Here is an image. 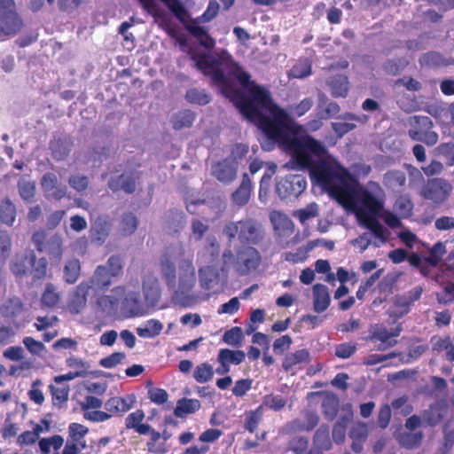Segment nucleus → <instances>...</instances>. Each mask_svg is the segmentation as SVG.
Masks as SVG:
<instances>
[{
	"mask_svg": "<svg viewBox=\"0 0 454 454\" xmlns=\"http://www.w3.org/2000/svg\"><path fill=\"white\" fill-rule=\"evenodd\" d=\"M287 448L295 454H305L309 448V439L305 436H295L288 442Z\"/></svg>",
	"mask_w": 454,
	"mask_h": 454,
	"instance_id": "obj_50",
	"label": "nucleus"
},
{
	"mask_svg": "<svg viewBox=\"0 0 454 454\" xmlns=\"http://www.w3.org/2000/svg\"><path fill=\"white\" fill-rule=\"evenodd\" d=\"M16 207L9 200L4 199L0 203V221L1 223L12 226L16 219Z\"/></svg>",
	"mask_w": 454,
	"mask_h": 454,
	"instance_id": "obj_34",
	"label": "nucleus"
},
{
	"mask_svg": "<svg viewBox=\"0 0 454 454\" xmlns=\"http://www.w3.org/2000/svg\"><path fill=\"white\" fill-rule=\"evenodd\" d=\"M150 439L146 443L147 450L154 454H165L169 451L170 445L168 441L171 438L172 434L164 429L162 433H160L151 427L149 432Z\"/></svg>",
	"mask_w": 454,
	"mask_h": 454,
	"instance_id": "obj_15",
	"label": "nucleus"
},
{
	"mask_svg": "<svg viewBox=\"0 0 454 454\" xmlns=\"http://www.w3.org/2000/svg\"><path fill=\"white\" fill-rule=\"evenodd\" d=\"M286 398L282 395L269 394L263 397L262 403L260 406H262V409L265 407L274 411H280L286 407Z\"/></svg>",
	"mask_w": 454,
	"mask_h": 454,
	"instance_id": "obj_40",
	"label": "nucleus"
},
{
	"mask_svg": "<svg viewBox=\"0 0 454 454\" xmlns=\"http://www.w3.org/2000/svg\"><path fill=\"white\" fill-rule=\"evenodd\" d=\"M400 333L401 328L399 327L393 330L392 332H389L386 327L383 326L376 327L369 336V340L372 341H380V345L377 347V349L386 350L396 345L397 340L394 338L399 336Z\"/></svg>",
	"mask_w": 454,
	"mask_h": 454,
	"instance_id": "obj_17",
	"label": "nucleus"
},
{
	"mask_svg": "<svg viewBox=\"0 0 454 454\" xmlns=\"http://www.w3.org/2000/svg\"><path fill=\"white\" fill-rule=\"evenodd\" d=\"M419 62L422 66L433 68L446 67L451 63L437 51L424 53L421 56Z\"/></svg>",
	"mask_w": 454,
	"mask_h": 454,
	"instance_id": "obj_33",
	"label": "nucleus"
},
{
	"mask_svg": "<svg viewBox=\"0 0 454 454\" xmlns=\"http://www.w3.org/2000/svg\"><path fill=\"white\" fill-rule=\"evenodd\" d=\"M349 421L348 417H343L340 420L337 421L333 428V438L337 444L344 442L346 436V427Z\"/></svg>",
	"mask_w": 454,
	"mask_h": 454,
	"instance_id": "obj_51",
	"label": "nucleus"
},
{
	"mask_svg": "<svg viewBox=\"0 0 454 454\" xmlns=\"http://www.w3.org/2000/svg\"><path fill=\"white\" fill-rule=\"evenodd\" d=\"M160 270L168 288L173 290L172 301L184 308L194 305L196 297L191 293L197 279L192 259L184 258L178 262L177 285L176 264L166 254L160 259Z\"/></svg>",
	"mask_w": 454,
	"mask_h": 454,
	"instance_id": "obj_3",
	"label": "nucleus"
},
{
	"mask_svg": "<svg viewBox=\"0 0 454 454\" xmlns=\"http://www.w3.org/2000/svg\"><path fill=\"white\" fill-rule=\"evenodd\" d=\"M145 417V415L143 410H137L129 413L125 419L126 428L134 429L135 432L141 435L148 434L151 431V426L143 423Z\"/></svg>",
	"mask_w": 454,
	"mask_h": 454,
	"instance_id": "obj_21",
	"label": "nucleus"
},
{
	"mask_svg": "<svg viewBox=\"0 0 454 454\" xmlns=\"http://www.w3.org/2000/svg\"><path fill=\"white\" fill-rule=\"evenodd\" d=\"M138 221L137 216L132 213H126L122 215L120 228L123 235H130L134 233L137 228Z\"/></svg>",
	"mask_w": 454,
	"mask_h": 454,
	"instance_id": "obj_46",
	"label": "nucleus"
},
{
	"mask_svg": "<svg viewBox=\"0 0 454 454\" xmlns=\"http://www.w3.org/2000/svg\"><path fill=\"white\" fill-rule=\"evenodd\" d=\"M262 262L259 251L252 246L239 248L236 254L235 268L240 276L248 275L255 270Z\"/></svg>",
	"mask_w": 454,
	"mask_h": 454,
	"instance_id": "obj_10",
	"label": "nucleus"
},
{
	"mask_svg": "<svg viewBox=\"0 0 454 454\" xmlns=\"http://www.w3.org/2000/svg\"><path fill=\"white\" fill-rule=\"evenodd\" d=\"M319 422V417L313 411H308L305 414V421L299 419L293 420L290 424V427L294 432L313 430Z\"/></svg>",
	"mask_w": 454,
	"mask_h": 454,
	"instance_id": "obj_28",
	"label": "nucleus"
},
{
	"mask_svg": "<svg viewBox=\"0 0 454 454\" xmlns=\"http://www.w3.org/2000/svg\"><path fill=\"white\" fill-rule=\"evenodd\" d=\"M223 234L230 242L237 237L241 244L259 245L265 237V231L258 220L247 217L226 223L223 227Z\"/></svg>",
	"mask_w": 454,
	"mask_h": 454,
	"instance_id": "obj_5",
	"label": "nucleus"
},
{
	"mask_svg": "<svg viewBox=\"0 0 454 454\" xmlns=\"http://www.w3.org/2000/svg\"><path fill=\"white\" fill-rule=\"evenodd\" d=\"M442 419V416L441 413L434 409H428L424 411L422 415L423 423L427 426L435 427L438 425Z\"/></svg>",
	"mask_w": 454,
	"mask_h": 454,
	"instance_id": "obj_62",
	"label": "nucleus"
},
{
	"mask_svg": "<svg viewBox=\"0 0 454 454\" xmlns=\"http://www.w3.org/2000/svg\"><path fill=\"white\" fill-rule=\"evenodd\" d=\"M163 325L157 319H150L145 328H137V333L142 338H153L162 331Z\"/></svg>",
	"mask_w": 454,
	"mask_h": 454,
	"instance_id": "obj_41",
	"label": "nucleus"
},
{
	"mask_svg": "<svg viewBox=\"0 0 454 454\" xmlns=\"http://www.w3.org/2000/svg\"><path fill=\"white\" fill-rule=\"evenodd\" d=\"M185 98L189 103L200 106H205L211 100L210 95L207 94L205 90L197 88L188 90L185 94Z\"/></svg>",
	"mask_w": 454,
	"mask_h": 454,
	"instance_id": "obj_42",
	"label": "nucleus"
},
{
	"mask_svg": "<svg viewBox=\"0 0 454 454\" xmlns=\"http://www.w3.org/2000/svg\"><path fill=\"white\" fill-rule=\"evenodd\" d=\"M191 59L195 61L197 69L204 75L210 76L212 84L221 88L222 93L234 103L247 120L256 123L268 138L285 145L292 152V160L297 154L294 142L312 137L309 135L292 137L297 135L302 126L294 123L288 114L274 103L269 90L262 86H253L249 90L250 96L235 89L221 68L225 60L223 57L201 53L193 54Z\"/></svg>",
	"mask_w": 454,
	"mask_h": 454,
	"instance_id": "obj_1",
	"label": "nucleus"
},
{
	"mask_svg": "<svg viewBox=\"0 0 454 454\" xmlns=\"http://www.w3.org/2000/svg\"><path fill=\"white\" fill-rule=\"evenodd\" d=\"M35 262V254L32 249L23 253H17L10 263L11 271L16 277H23L30 270L31 265Z\"/></svg>",
	"mask_w": 454,
	"mask_h": 454,
	"instance_id": "obj_14",
	"label": "nucleus"
},
{
	"mask_svg": "<svg viewBox=\"0 0 454 454\" xmlns=\"http://www.w3.org/2000/svg\"><path fill=\"white\" fill-rule=\"evenodd\" d=\"M137 179L138 176L135 178L131 175L121 174L116 179H111L108 186L113 192L122 190L128 194H132L136 191Z\"/></svg>",
	"mask_w": 454,
	"mask_h": 454,
	"instance_id": "obj_23",
	"label": "nucleus"
},
{
	"mask_svg": "<svg viewBox=\"0 0 454 454\" xmlns=\"http://www.w3.org/2000/svg\"><path fill=\"white\" fill-rule=\"evenodd\" d=\"M81 274V263L76 258L67 261L64 267V280L67 284H74Z\"/></svg>",
	"mask_w": 454,
	"mask_h": 454,
	"instance_id": "obj_38",
	"label": "nucleus"
},
{
	"mask_svg": "<svg viewBox=\"0 0 454 454\" xmlns=\"http://www.w3.org/2000/svg\"><path fill=\"white\" fill-rule=\"evenodd\" d=\"M252 188V181L249 176L247 173H244L240 184L231 193L232 202L238 207L247 205L251 197Z\"/></svg>",
	"mask_w": 454,
	"mask_h": 454,
	"instance_id": "obj_18",
	"label": "nucleus"
},
{
	"mask_svg": "<svg viewBox=\"0 0 454 454\" xmlns=\"http://www.w3.org/2000/svg\"><path fill=\"white\" fill-rule=\"evenodd\" d=\"M339 201L346 207L356 211L357 217L363 221L364 226L369 229L381 243L387 242L388 233L386 228L377 218L369 215L364 210L366 209L374 214L379 212L383 207L382 202L372 192L366 189L356 191L351 188L350 198L345 199L341 197Z\"/></svg>",
	"mask_w": 454,
	"mask_h": 454,
	"instance_id": "obj_4",
	"label": "nucleus"
},
{
	"mask_svg": "<svg viewBox=\"0 0 454 454\" xmlns=\"http://www.w3.org/2000/svg\"><path fill=\"white\" fill-rule=\"evenodd\" d=\"M294 78L302 79L311 74V64L308 59L299 60L291 69Z\"/></svg>",
	"mask_w": 454,
	"mask_h": 454,
	"instance_id": "obj_49",
	"label": "nucleus"
},
{
	"mask_svg": "<svg viewBox=\"0 0 454 454\" xmlns=\"http://www.w3.org/2000/svg\"><path fill=\"white\" fill-rule=\"evenodd\" d=\"M123 308L127 309L131 316L141 315V302L140 295L138 293L129 294L123 301Z\"/></svg>",
	"mask_w": 454,
	"mask_h": 454,
	"instance_id": "obj_44",
	"label": "nucleus"
},
{
	"mask_svg": "<svg viewBox=\"0 0 454 454\" xmlns=\"http://www.w3.org/2000/svg\"><path fill=\"white\" fill-rule=\"evenodd\" d=\"M331 94L333 98H346L349 90L348 78L344 74H335L328 81Z\"/></svg>",
	"mask_w": 454,
	"mask_h": 454,
	"instance_id": "obj_24",
	"label": "nucleus"
},
{
	"mask_svg": "<svg viewBox=\"0 0 454 454\" xmlns=\"http://www.w3.org/2000/svg\"><path fill=\"white\" fill-rule=\"evenodd\" d=\"M310 362V354L308 349L301 348L286 355L282 362V368L286 372L294 373L301 370Z\"/></svg>",
	"mask_w": 454,
	"mask_h": 454,
	"instance_id": "obj_16",
	"label": "nucleus"
},
{
	"mask_svg": "<svg viewBox=\"0 0 454 454\" xmlns=\"http://www.w3.org/2000/svg\"><path fill=\"white\" fill-rule=\"evenodd\" d=\"M60 301V293L52 283H47L42 294L41 304L43 307L53 308Z\"/></svg>",
	"mask_w": 454,
	"mask_h": 454,
	"instance_id": "obj_32",
	"label": "nucleus"
},
{
	"mask_svg": "<svg viewBox=\"0 0 454 454\" xmlns=\"http://www.w3.org/2000/svg\"><path fill=\"white\" fill-rule=\"evenodd\" d=\"M89 428L80 423H71L68 426V436L72 442L80 444L82 449L86 448L85 435L88 434Z\"/></svg>",
	"mask_w": 454,
	"mask_h": 454,
	"instance_id": "obj_36",
	"label": "nucleus"
},
{
	"mask_svg": "<svg viewBox=\"0 0 454 454\" xmlns=\"http://www.w3.org/2000/svg\"><path fill=\"white\" fill-rule=\"evenodd\" d=\"M201 408V403L198 399H189L183 397L176 402L174 409V415L176 418L184 419L189 414L195 413Z\"/></svg>",
	"mask_w": 454,
	"mask_h": 454,
	"instance_id": "obj_25",
	"label": "nucleus"
},
{
	"mask_svg": "<svg viewBox=\"0 0 454 454\" xmlns=\"http://www.w3.org/2000/svg\"><path fill=\"white\" fill-rule=\"evenodd\" d=\"M452 184L442 177L428 178L422 186L420 195L423 199L432 201L435 206L444 204L451 195Z\"/></svg>",
	"mask_w": 454,
	"mask_h": 454,
	"instance_id": "obj_8",
	"label": "nucleus"
},
{
	"mask_svg": "<svg viewBox=\"0 0 454 454\" xmlns=\"http://www.w3.org/2000/svg\"><path fill=\"white\" fill-rule=\"evenodd\" d=\"M248 153L249 146L247 145L236 144L231 149L230 157L231 158L233 164L238 167V164L247 158Z\"/></svg>",
	"mask_w": 454,
	"mask_h": 454,
	"instance_id": "obj_54",
	"label": "nucleus"
},
{
	"mask_svg": "<svg viewBox=\"0 0 454 454\" xmlns=\"http://www.w3.org/2000/svg\"><path fill=\"white\" fill-rule=\"evenodd\" d=\"M424 438V434L419 432H406L403 433L399 436V443L403 448H406L408 450H413L417 449L420 446L422 441Z\"/></svg>",
	"mask_w": 454,
	"mask_h": 454,
	"instance_id": "obj_35",
	"label": "nucleus"
},
{
	"mask_svg": "<svg viewBox=\"0 0 454 454\" xmlns=\"http://www.w3.org/2000/svg\"><path fill=\"white\" fill-rule=\"evenodd\" d=\"M313 444L325 450L332 449L333 443L330 438V430L327 425H322L314 434Z\"/></svg>",
	"mask_w": 454,
	"mask_h": 454,
	"instance_id": "obj_39",
	"label": "nucleus"
},
{
	"mask_svg": "<svg viewBox=\"0 0 454 454\" xmlns=\"http://www.w3.org/2000/svg\"><path fill=\"white\" fill-rule=\"evenodd\" d=\"M297 154L292 160L301 169L309 171L310 178L331 192L338 200L349 199L351 187L348 186L350 174L332 154L325 145L312 137L295 141Z\"/></svg>",
	"mask_w": 454,
	"mask_h": 454,
	"instance_id": "obj_2",
	"label": "nucleus"
},
{
	"mask_svg": "<svg viewBox=\"0 0 454 454\" xmlns=\"http://www.w3.org/2000/svg\"><path fill=\"white\" fill-rule=\"evenodd\" d=\"M437 150L445 158L449 166L454 165V143H442L437 147Z\"/></svg>",
	"mask_w": 454,
	"mask_h": 454,
	"instance_id": "obj_63",
	"label": "nucleus"
},
{
	"mask_svg": "<svg viewBox=\"0 0 454 454\" xmlns=\"http://www.w3.org/2000/svg\"><path fill=\"white\" fill-rule=\"evenodd\" d=\"M307 181L301 175H288L276 183V193L281 199L297 198L306 189Z\"/></svg>",
	"mask_w": 454,
	"mask_h": 454,
	"instance_id": "obj_11",
	"label": "nucleus"
},
{
	"mask_svg": "<svg viewBox=\"0 0 454 454\" xmlns=\"http://www.w3.org/2000/svg\"><path fill=\"white\" fill-rule=\"evenodd\" d=\"M230 59H231L230 58ZM229 75L234 76L243 88L248 89V90L256 84L254 81H251V75L248 72L245 71L241 66L238 63L231 60V67L229 69Z\"/></svg>",
	"mask_w": 454,
	"mask_h": 454,
	"instance_id": "obj_29",
	"label": "nucleus"
},
{
	"mask_svg": "<svg viewBox=\"0 0 454 454\" xmlns=\"http://www.w3.org/2000/svg\"><path fill=\"white\" fill-rule=\"evenodd\" d=\"M237 169L238 167L230 162L229 159H224L213 167V175L220 182L231 183L236 178Z\"/></svg>",
	"mask_w": 454,
	"mask_h": 454,
	"instance_id": "obj_20",
	"label": "nucleus"
},
{
	"mask_svg": "<svg viewBox=\"0 0 454 454\" xmlns=\"http://www.w3.org/2000/svg\"><path fill=\"white\" fill-rule=\"evenodd\" d=\"M437 301L440 304H449L454 301V283L450 282L444 286L442 293L436 294Z\"/></svg>",
	"mask_w": 454,
	"mask_h": 454,
	"instance_id": "obj_61",
	"label": "nucleus"
},
{
	"mask_svg": "<svg viewBox=\"0 0 454 454\" xmlns=\"http://www.w3.org/2000/svg\"><path fill=\"white\" fill-rule=\"evenodd\" d=\"M105 266L107 267L108 272L113 278L119 276L123 269L122 260L120 255L116 254L111 255Z\"/></svg>",
	"mask_w": 454,
	"mask_h": 454,
	"instance_id": "obj_56",
	"label": "nucleus"
},
{
	"mask_svg": "<svg viewBox=\"0 0 454 454\" xmlns=\"http://www.w3.org/2000/svg\"><path fill=\"white\" fill-rule=\"evenodd\" d=\"M214 376L212 365L207 363H202L196 366L193 372V378L199 383H206Z\"/></svg>",
	"mask_w": 454,
	"mask_h": 454,
	"instance_id": "obj_45",
	"label": "nucleus"
},
{
	"mask_svg": "<svg viewBox=\"0 0 454 454\" xmlns=\"http://www.w3.org/2000/svg\"><path fill=\"white\" fill-rule=\"evenodd\" d=\"M246 354L243 350H231L229 348H221L218 352L217 361H223V363L239 365L244 362Z\"/></svg>",
	"mask_w": 454,
	"mask_h": 454,
	"instance_id": "obj_31",
	"label": "nucleus"
},
{
	"mask_svg": "<svg viewBox=\"0 0 454 454\" xmlns=\"http://www.w3.org/2000/svg\"><path fill=\"white\" fill-rule=\"evenodd\" d=\"M125 359V354L122 352H114L99 361V364L107 369L115 367Z\"/></svg>",
	"mask_w": 454,
	"mask_h": 454,
	"instance_id": "obj_60",
	"label": "nucleus"
},
{
	"mask_svg": "<svg viewBox=\"0 0 454 454\" xmlns=\"http://www.w3.org/2000/svg\"><path fill=\"white\" fill-rule=\"evenodd\" d=\"M112 276L108 272L106 266L98 265L88 283L91 286V289L98 292L106 291L112 283Z\"/></svg>",
	"mask_w": 454,
	"mask_h": 454,
	"instance_id": "obj_19",
	"label": "nucleus"
},
{
	"mask_svg": "<svg viewBox=\"0 0 454 454\" xmlns=\"http://www.w3.org/2000/svg\"><path fill=\"white\" fill-rule=\"evenodd\" d=\"M331 302L329 291L326 286L316 284L313 286V308L317 313L327 309Z\"/></svg>",
	"mask_w": 454,
	"mask_h": 454,
	"instance_id": "obj_22",
	"label": "nucleus"
},
{
	"mask_svg": "<svg viewBox=\"0 0 454 454\" xmlns=\"http://www.w3.org/2000/svg\"><path fill=\"white\" fill-rule=\"evenodd\" d=\"M199 282L200 286L204 290H210L213 283L218 279V270L210 265L202 266L199 269Z\"/></svg>",
	"mask_w": 454,
	"mask_h": 454,
	"instance_id": "obj_27",
	"label": "nucleus"
},
{
	"mask_svg": "<svg viewBox=\"0 0 454 454\" xmlns=\"http://www.w3.org/2000/svg\"><path fill=\"white\" fill-rule=\"evenodd\" d=\"M209 230V226L207 223L200 219L194 218L191 223L192 236L196 241L201 240L204 235Z\"/></svg>",
	"mask_w": 454,
	"mask_h": 454,
	"instance_id": "obj_52",
	"label": "nucleus"
},
{
	"mask_svg": "<svg viewBox=\"0 0 454 454\" xmlns=\"http://www.w3.org/2000/svg\"><path fill=\"white\" fill-rule=\"evenodd\" d=\"M411 305L412 304L403 295L396 296L394 301L395 309V316L400 317L408 314L411 310Z\"/></svg>",
	"mask_w": 454,
	"mask_h": 454,
	"instance_id": "obj_58",
	"label": "nucleus"
},
{
	"mask_svg": "<svg viewBox=\"0 0 454 454\" xmlns=\"http://www.w3.org/2000/svg\"><path fill=\"white\" fill-rule=\"evenodd\" d=\"M185 28L199 41L200 45L208 50L214 48L215 42L208 34L207 29L204 27L198 26L196 21H193L192 23L186 25Z\"/></svg>",
	"mask_w": 454,
	"mask_h": 454,
	"instance_id": "obj_26",
	"label": "nucleus"
},
{
	"mask_svg": "<svg viewBox=\"0 0 454 454\" xmlns=\"http://www.w3.org/2000/svg\"><path fill=\"white\" fill-rule=\"evenodd\" d=\"M244 338L243 331L239 326H234L230 330H227L223 336V340L233 347H239Z\"/></svg>",
	"mask_w": 454,
	"mask_h": 454,
	"instance_id": "obj_47",
	"label": "nucleus"
},
{
	"mask_svg": "<svg viewBox=\"0 0 454 454\" xmlns=\"http://www.w3.org/2000/svg\"><path fill=\"white\" fill-rule=\"evenodd\" d=\"M168 10L180 20L187 15V10L180 0H160Z\"/></svg>",
	"mask_w": 454,
	"mask_h": 454,
	"instance_id": "obj_53",
	"label": "nucleus"
},
{
	"mask_svg": "<svg viewBox=\"0 0 454 454\" xmlns=\"http://www.w3.org/2000/svg\"><path fill=\"white\" fill-rule=\"evenodd\" d=\"M136 403L134 395H126L125 396H113L105 403V409L110 419L113 416H122L129 411Z\"/></svg>",
	"mask_w": 454,
	"mask_h": 454,
	"instance_id": "obj_13",
	"label": "nucleus"
},
{
	"mask_svg": "<svg viewBox=\"0 0 454 454\" xmlns=\"http://www.w3.org/2000/svg\"><path fill=\"white\" fill-rule=\"evenodd\" d=\"M31 240L37 252L47 254L52 265H59L65 251L61 235L49 233L47 231L40 229L34 231Z\"/></svg>",
	"mask_w": 454,
	"mask_h": 454,
	"instance_id": "obj_6",
	"label": "nucleus"
},
{
	"mask_svg": "<svg viewBox=\"0 0 454 454\" xmlns=\"http://www.w3.org/2000/svg\"><path fill=\"white\" fill-rule=\"evenodd\" d=\"M340 402L333 394H327L322 401V412L326 419L333 420L339 411Z\"/></svg>",
	"mask_w": 454,
	"mask_h": 454,
	"instance_id": "obj_30",
	"label": "nucleus"
},
{
	"mask_svg": "<svg viewBox=\"0 0 454 454\" xmlns=\"http://www.w3.org/2000/svg\"><path fill=\"white\" fill-rule=\"evenodd\" d=\"M195 121V114L191 110H183L176 114L171 120L172 126L175 129H182L190 128Z\"/></svg>",
	"mask_w": 454,
	"mask_h": 454,
	"instance_id": "obj_37",
	"label": "nucleus"
},
{
	"mask_svg": "<svg viewBox=\"0 0 454 454\" xmlns=\"http://www.w3.org/2000/svg\"><path fill=\"white\" fill-rule=\"evenodd\" d=\"M411 129L409 137L414 141L423 142L427 145H434L438 141V135L432 130L433 121L428 116L416 115L410 119Z\"/></svg>",
	"mask_w": 454,
	"mask_h": 454,
	"instance_id": "obj_9",
	"label": "nucleus"
},
{
	"mask_svg": "<svg viewBox=\"0 0 454 454\" xmlns=\"http://www.w3.org/2000/svg\"><path fill=\"white\" fill-rule=\"evenodd\" d=\"M293 343L292 337L288 334L282 335L276 339L273 342V351L277 355H282L285 351L288 350Z\"/></svg>",
	"mask_w": 454,
	"mask_h": 454,
	"instance_id": "obj_59",
	"label": "nucleus"
},
{
	"mask_svg": "<svg viewBox=\"0 0 454 454\" xmlns=\"http://www.w3.org/2000/svg\"><path fill=\"white\" fill-rule=\"evenodd\" d=\"M262 406H259L255 410L249 411L248 412H247L244 424L246 430H247L251 434L254 433L258 427L259 423L262 420Z\"/></svg>",
	"mask_w": 454,
	"mask_h": 454,
	"instance_id": "obj_43",
	"label": "nucleus"
},
{
	"mask_svg": "<svg viewBox=\"0 0 454 454\" xmlns=\"http://www.w3.org/2000/svg\"><path fill=\"white\" fill-rule=\"evenodd\" d=\"M48 261L46 257H41L34 265H31L30 270L35 279H43L47 275Z\"/></svg>",
	"mask_w": 454,
	"mask_h": 454,
	"instance_id": "obj_55",
	"label": "nucleus"
},
{
	"mask_svg": "<svg viewBox=\"0 0 454 454\" xmlns=\"http://www.w3.org/2000/svg\"><path fill=\"white\" fill-rule=\"evenodd\" d=\"M356 351V345L351 342H344L336 346L335 356L339 358L347 359L352 356Z\"/></svg>",
	"mask_w": 454,
	"mask_h": 454,
	"instance_id": "obj_57",
	"label": "nucleus"
},
{
	"mask_svg": "<svg viewBox=\"0 0 454 454\" xmlns=\"http://www.w3.org/2000/svg\"><path fill=\"white\" fill-rule=\"evenodd\" d=\"M91 286L86 281L81 282L70 294L67 301V309L72 314L82 312L87 305V297Z\"/></svg>",
	"mask_w": 454,
	"mask_h": 454,
	"instance_id": "obj_12",
	"label": "nucleus"
},
{
	"mask_svg": "<svg viewBox=\"0 0 454 454\" xmlns=\"http://www.w3.org/2000/svg\"><path fill=\"white\" fill-rule=\"evenodd\" d=\"M22 27L23 21L16 12L14 0H0V37L15 35Z\"/></svg>",
	"mask_w": 454,
	"mask_h": 454,
	"instance_id": "obj_7",
	"label": "nucleus"
},
{
	"mask_svg": "<svg viewBox=\"0 0 454 454\" xmlns=\"http://www.w3.org/2000/svg\"><path fill=\"white\" fill-rule=\"evenodd\" d=\"M445 253V246L442 242H437L430 249L429 255L425 258V262L436 267Z\"/></svg>",
	"mask_w": 454,
	"mask_h": 454,
	"instance_id": "obj_48",
	"label": "nucleus"
},
{
	"mask_svg": "<svg viewBox=\"0 0 454 454\" xmlns=\"http://www.w3.org/2000/svg\"><path fill=\"white\" fill-rule=\"evenodd\" d=\"M68 184L73 189L81 192L87 189L89 179L83 175H74L69 177Z\"/></svg>",
	"mask_w": 454,
	"mask_h": 454,
	"instance_id": "obj_64",
	"label": "nucleus"
}]
</instances>
